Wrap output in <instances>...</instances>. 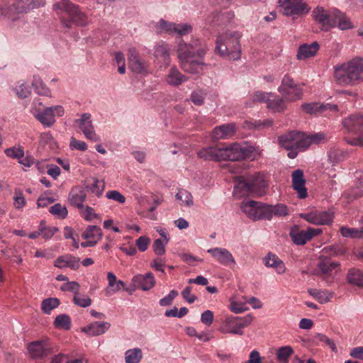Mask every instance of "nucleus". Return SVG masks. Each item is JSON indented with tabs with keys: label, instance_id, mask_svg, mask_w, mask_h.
<instances>
[{
	"label": "nucleus",
	"instance_id": "34",
	"mask_svg": "<svg viewBox=\"0 0 363 363\" xmlns=\"http://www.w3.org/2000/svg\"><path fill=\"white\" fill-rule=\"evenodd\" d=\"M102 230L96 225H89L82 234L83 239L100 240L102 238Z\"/></svg>",
	"mask_w": 363,
	"mask_h": 363
},
{
	"label": "nucleus",
	"instance_id": "19",
	"mask_svg": "<svg viewBox=\"0 0 363 363\" xmlns=\"http://www.w3.org/2000/svg\"><path fill=\"white\" fill-rule=\"evenodd\" d=\"M292 185L297 191L298 196L300 199H305L308 196L307 189L305 187L306 180L303 176V172L301 169H296L292 173Z\"/></svg>",
	"mask_w": 363,
	"mask_h": 363
},
{
	"label": "nucleus",
	"instance_id": "13",
	"mask_svg": "<svg viewBox=\"0 0 363 363\" xmlns=\"http://www.w3.org/2000/svg\"><path fill=\"white\" fill-rule=\"evenodd\" d=\"M279 4L286 16L306 14L311 9L302 0H279Z\"/></svg>",
	"mask_w": 363,
	"mask_h": 363
},
{
	"label": "nucleus",
	"instance_id": "30",
	"mask_svg": "<svg viewBox=\"0 0 363 363\" xmlns=\"http://www.w3.org/2000/svg\"><path fill=\"white\" fill-rule=\"evenodd\" d=\"M169 50L168 44L161 43L155 47V56L164 65H168L170 62Z\"/></svg>",
	"mask_w": 363,
	"mask_h": 363
},
{
	"label": "nucleus",
	"instance_id": "28",
	"mask_svg": "<svg viewBox=\"0 0 363 363\" xmlns=\"http://www.w3.org/2000/svg\"><path fill=\"white\" fill-rule=\"evenodd\" d=\"M235 133V125L234 123H228L217 126L213 130V135L216 139L228 138Z\"/></svg>",
	"mask_w": 363,
	"mask_h": 363
},
{
	"label": "nucleus",
	"instance_id": "16",
	"mask_svg": "<svg viewBox=\"0 0 363 363\" xmlns=\"http://www.w3.org/2000/svg\"><path fill=\"white\" fill-rule=\"evenodd\" d=\"M321 233L322 230L320 228H308L306 231L293 230L290 232L289 235L296 245H303L307 241L320 235Z\"/></svg>",
	"mask_w": 363,
	"mask_h": 363
},
{
	"label": "nucleus",
	"instance_id": "14",
	"mask_svg": "<svg viewBox=\"0 0 363 363\" xmlns=\"http://www.w3.org/2000/svg\"><path fill=\"white\" fill-rule=\"evenodd\" d=\"M207 252L220 264L229 267L230 269L235 267L236 264L235 259L228 250L222 247H214L208 249Z\"/></svg>",
	"mask_w": 363,
	"mask_h": 363
},
{
	"label": "nucleus",
	"instance_id": "17",
	"mask_svg": "<svg viewBox=\"0 0 363 363\" xmlns=\"http://www.w3.org/2000/svg\"><path fill=\"white\" fill-rule=\"evenodd\" d=\"M343 126L348 132L354 134H363V115L352 114L342 122Z\"/></svg>",
	"mask_w": 363,
	"mask_h": 363
},
{
	"label": "nucleus",
	"instance_id": "21",
	"mask_svg": "<svg viewBox=\"0 0 363 363\" xmlns=\"http://www.w3.org/2000/svg\"><path fill=\"white\" fill-rule=\"evenodd\" d=\"M320 48L319 43L317 41L311 44L303 43L298 47L296 58L299 60L308 59L316 55Z\"/></svg>",
	"mask_w": 363,
	"mask_h": 363
},
{
	"label": "nucleus",
	"instance_id": "35",
	"mask_svg": "<svg viewBox=\"0 0 363 363\" xmlns=\"http://www.w3.org/2000/svg\"><path fill=\"white\" fill-rule=\"evenodd\" d=\"M143 357V352L140 348L128 350L125 353V363H139Z\"/></svg>",
	"mask_w": 363,
	"mask_h": 363
},
{
	"label": "nucleus",
	"instance_id": "50",
	"mask_svg": "<svg viewBox=\"0 0 363 363\" xmlns=\"http://www.w3.org/2000/svg\"><path fill=\"white\" fill-rule=\"evenodd\" d=\"M206 93L202 90L194 91L191 94V101L196 106H201L204 103Z\"/></svg>",
	"mask_w": 363,
	"mask_h": 363
},
{
	"label": "nucleus",
	"instance_id": "47",
	"mask_svg": "<svg viewBox=\"0 0 363 363\" xmlns=\"http://www.w3.org/2000/svg\"><path fill=\"white\" fill-rule=\"evenodd\" d=\"M285 100L282 98H278L277 99H269L267 104V108L273 111L274 112L283 111L286 107L284 104Z\"/></svg>",
	"mask_w": 363,
	"mask_h": 363
},
{
	"label": "nucleus",
	"instance_id": "39",
	"mask_svg": "<svg viewBox=\"0 0 363 363\" xmlns=\"http://www.w3.org/2000/svg\"><path fill=\"white\" fill-rule=\"evenodd\" d=\"M294 353V350L291 346L281 347L277 350V360L282 363H287L289 358Z\"/></svg>",
	"mask_w": 363,
	"mask_h": 363
},
{
	"label": "nucleus",
	"instance_id": "42",
	"mask_svg": "<svg viewBox=\"0 0 363 363\" xmlns=\"http://www.w3.org/2000/svg\"><path fill=\"white\" fill-rule=\"evenodd\" d=\"M157 33L166 32L171 34L175 33L176 23L167 22L164 19H160L156 24Z\"/></svg>",
	"mask_w": 363,
	"mask_h": 363
},
{
	"label": "nucleus",
	"instance_id": "61",
	"mask_svg": "<svg viewBox=\"0 0 363 363\" xmlns=\"http://www.w3.org/2000/svg\"><path fill=\"white\" fill-rule=\"evenodd\" d=\"M178 296V292L176 290H172L169 294L160 300V305L161 306H167L172 304L173 300Z\"/></svg>",
	"mask_w": 363,
	"mask_h": 363
},
{
	"label": "nucleus",
	"instance_id": "62",
	"mask_svg": "<svg viewBox=\"0 0 363 363\" xmlns=\"http://www.w3.org/2000/svg\"><path fill=\"white\" fill-rule=\"evenodd\" d=\"M150 239L147 236H140L135 240V244L140 252H145L147 250Z\"/></svg>",
	"mask_w": 363,
	"mask_h": 363
},
{
	"label": "nucleus",
	"instance_id": "51",
	"mask_svg": "<svg viewBox=\"0 0 363 363\" xmlns=\"http://www.w3.org/2000/svg\"><path fill=\"white\" fill-rule=\"evenodd\" d=\"M345 155L346 154L340 150L331 149L329 151L328 158L332 163L335 164L344 160Z\"/></svg>",
	"mask_w": 363,
	"mask_h": 363
},
{
	"label": "nucleus",
	"instance_id": "23",
	"mask_svg": "<svg viewBox=\"0 0 363 363\" xmlns=\"http://www.w3.org/2000/svg\"><path fill=\"white\" fill-rule=\"evenodd\" d=\"M301 108L303 111L308 114H315L318 112L322 113L328 109L332 111H337V105L330 104L305 103L301 105Z\"/></svg>",
	"mask_w": 363,
	"mask_h": 363
},
{
	"label": "nucleus",
	"instance_id": "2",
	"mask_svg": "<svg viewBox=\"0 0 363 363\" xmlns=\"http://www.w3.org/2000/svg\"><path fill=\"white\" fill-rule=\"evenodd\" d=\"M200 45L198 40L194 43L187 44L181 42L178 47V58L180 62L181 68L187 73L192 74H199L202 72L204 66L203 62L199 60H195V54L200 58H202L206 52V47L203 45L197 49Z\"/></svg>",
	"mask_w": 363,
	"mask_h": 363
},
{
	"label": "nucleus",
	"instance_id": "15",
	"mask_svg": "<svg viewBox=\"0 0 363 363\" xmlns=\"http://www.w3.org/2000/svg\"><path fill=\"white\" fill-rule=\"evenodd\" d=\"M75 123L78 125L79 128L88 140L94 142L99 140V138L96 135L94 130V125L89 113H83L80 118L75 121Z\"/></svg>",
	"mask_w": 363,
	"mask_h": 363
},
{
	"label": "nucleus",
	"instance_id": "59",
	"mask_svg": "<svg viewBox=\"0 0 363 363\" xmlns=\"http://www.w3.org/2000/svg\"><path fill=\"white\" fill-rule=\"evenodd\" d=\"M192 31V26L189 23H176L175 33L184 35Z\"/></svg>",
	"mask_w": 363,
	"mask_h": 363
},
{
	"label": "nucleus",
	"instance_id": "55",
	"mask_svg": "<svg viewBox=\"0 0 363 363\" xmlns=\"http://www.w3.org/2000/svg\"><path fill=\"white\" fill-rule=\"evenodd\" d=\"M167 243L162 239H156L152 245L154 252L158 256L163 255L165 253V246Z\"/></svg>",
	"mask_w": 363,
	"mask_h": 363
},
{
	"label": "nucleus",
	"instance_id": "31",
	"mask_svg": "<svg viewBox=\"0 0 363 363\" xmlns=\"http://www.w3.org/2000/svg\"><path fill=\"white\" fill-rule=\"evenodd\" d=\"M188 77L182 74L176 67H172L169 71L167 75V82L169 84L178 86L182 83L187 81Z\"/></svg>",
	"mask_w": 363,
	"mask_h": 363
},
{
	"label": "nucleus",
	"instance_id": "5",
	"mask_svg": "<svg viewBox=\"0 0 363 363\" xmlns=\"http://www.w3.org/2000/svg\"><path fill=\"white\" fill-rule=\"evenodd\" d=\"M335 77L340 84L355 85L363 81V59L354 58L335 68Z\"/></svg>",
	"mask_w": 363,
	"mask_h": 363
},
{
	"label": "nucleus",
	"instance_id": "8",
	"mask_svg": "<svg viewBox=\"0 0 363 363\" xmlns=\"http://www.w3.org/2000/svg\"><path fill=\"white\" fill-rule=\"evenodd\" d=\"M45 4V0H11L8 4L0 9V11L2 16L15 21L18 19V14L27 12L35 7L44 6Z\"/></svg>",
	"mask_w": 363,
	"mask_h": 363
},
{
	"label": "nucleus",
	"instance_id": "60",
	"mask_svg": "<svg viewBox=\"0 0 363 363\" xmlns=\"http://www.w3.org/2000/svg\"><path fill=\"white\" fill-rule=\"evenodd\" d=\"M300 218L306 220L307 222L313 224L319 225L318 220V216L316 211H313L309 213H303L300 214Z\"/></svg>",
	"mask_w": 363,
	"mask_h": 363
},
{
	"label": "nucleus",
	"instance_id": "63",
	"mask_svg": "<svg viewBox=\"0 0 363 363\" xmlns=\"http://www.w3.org/2000/svg\"><path fill=\"white\" fill-rule=\"evenodd\" d=\"M5 154L10 157L16 159H22L24 156V152L21 148H8L5 150Z\"/></svg>",
	"mask_w": 363,
	"mask_h": 363
},
{
	"label": "nucleus",
	"instance_id": "26",
	"mask_svg": "<svg viewBox=\"0 0 363 363\" xmlns=\"http://www.w3.org/2000/svg\"><path fill=\"white\" fill-rule=\"evenodd\" d=\"M289 89H294L295 96L297 97H302L303 90L301 86L297 84L289 75L285 74L281 80L280 86L278 88V91L286 93V90ZM287 94L289 93L287 92Z\"/></svg>",
	"mask_w": 363,
	"mask_h": 363
},
{
	"label": "nucleus",
	"instance_id": "43",
	"mask_svg": "<svg viewBox=\"0 0 363 363\" xmlns=\"http://www.w3.org/2000/svg\"><path fill=\"white\" fill-rule=\"evenodd\" d=\"M177 200L181 201V204L186 206L193 205V197L190 192L185 189H179L176 194Z\"/></svg>",
	"mask_w": 363,
	"mask_h": 363
},
{
	"label": "nucleus",
	"instance_id": "32",
	"mask_svg": "<svg viewBox=\"0 0 363 363\" xmlns=\"http://www.w3.org/2000/svg\"><path fill=\"white\" fill-rule=\"evenodd\" d=\"M36 118L45 126L50 127L55 123V114L53 108L48 107L36 115Z\"/></svg>",
	"mask_w": 363,
	"mask_h": 363
},
{
	"label": "nucleus",
	"instance_id": "24",
	"mask_svg": "<svg viewBox=\"0 0 363 363\" xmlns=\"http://www.w3.org/2000/svg\"><path fill=\"white\" fill-rule=\"evenodd\" d=\"M111 327L108 322L96 321L82 328V331L89 336H98L106 333Z\"/></svg>",
	"mask_w": 363,
	"mask_h": 363
},
{
	"label": "nucleus",
	"instance_id": "40",
	"mask_svg": "<svg viewBox=\"0 0 363 363\" xmlns=\"http://www.w3.org/2000/svg\"><path fill=\"white\" fill-rule=\"evenodd\" d=\"M128 67L132 72L137 74H143L147 72V65L146 62L141 60L140 58L129 62Z\"/></svg>",
	"mask_w": 363,
	"mask_h": 363
},
{
	"label": "nucleus",
	"instance_id": "46",
	"mask_svg": "<svg viewBox=\"0 0 363 363\" xmlns=\"http://www.w3.org/2000/svg\"><path fill=\"white\" fill-rule=\"evenodd\" d=\"M49 212L60 219H64L67 216L68 211L65 206H62L57 203L51 206L49 209Z\"/></svg>",
	"mask_w": 363,
	"mask_h": 363
},
{
	"label": "nucleus",
	"instance_id": "7",
	"mask_svg": "<svg viewBox=\"0 0 363 363\" xmlns=\"http://www.w3.org/2000/svg\"><path fill=\"white\" fill-rule=\"evenodd\" d=\"M324 138L323 134L307 135L301 131H290L279 137V145L285 149L296 148L299 151L308 149L312 143H318Z\"/></svg>",
	"mask_w": 363,
	"mask_h": 363
},
{
	"label": "nucleus",
	"instance_id": "38",
	"mask_svg": "<svg viewBox=\"0 0 363 363\" xmlns=\"http://www.w3.org/2000/svg\"><path fill=\"white\" fill-rule=\"evenodd\" d=\"M54 325L57 328L68 330L71 328V319L67 314H60L55 318Z\"/></svg>",
	"mask_w": 363,
	"mask_h": 363
},
{
	"label": "nucleus",
	"instance_id": "57",
	"mask_svg": "<svg viewBox=\"0 0 363 363\" xmlns=\"http://www.w3.org/2000/svg\"><path fill=\"white\" fill-rule=\"evenodd\" d=\"M274 94L271 92L269 93H265L263 91H256L253 96L252 100L254 101H258V102H265L268 104V101H269V97L272 96Z\"/></svg>",
	"mask_w": 363,
	"mask_h": 363
},
{
	"label": "nucleus",
	"instance_id": "3",
	"mask_svg": "<svg viewBox=\"0 0 363 363\" xmlns=\"http://www.w3.org/2000/svg\"><path fill=\"white\" fill-rule=\"evenodd\" d=\"M312 16L323 31H328L335 27L342 30L353 28L350 18L336 9L326 10L322 6H317L313 10Z\"/></svg>",
	"mask_w": 363,
	"mask_h": 363
},
{
	"label": "nucleus",
	"instance_id": "22",
	"mask_svg": "<svg viewBox=\"0 0 363 363\" xmlns=\"http://www.w3.org/2000/svg\"><path fill=\"white\" fill-rule=\"evenodd\" d=\"M263 263L267 267L274 268L279 274H282L286 272L284 262L277 255L271 252L263 259Z\"/></svg>",
	"mask_w": 363,
	"mask_h": 363
},
{
	"label": "nucleus",
	"instance_id": "1",
	"mask_svg": "<svg viewBox=\"0 0 363 363\" xmlns=\"http://www.w3.org/2000/svg\"><path fill=\"white\" fill-rule=\"evenodd\" d=\"M251 152L246 147L233 143L204 147L197 152V155L206 161H239L249 157Z\"/></svg>",
	"mask_w": 363,
	"mask_h": 363
},
{
	"label": "nucleus",
	"instance_id": "45",
	"mask_svg": "<svg viewBox=\"0 0 363 363\" xmlns=\"http://www.w3.org/2000/svg\"><path fill=\"white\" fill-rule=\"evenodd\" d=\"M319 225H330L332 223L334 215L330 211H316Z\"/></svg>",
	"mask_w": 363,
	"mask_h": 363
},
{
	"label": "nucleus",
	"instance_id": "54",
	"mask_svg": "<svg viewBox=\"0 0 363 363\" xmlns=\"http://www.w3.org/2000/svg\"><path fill=\"white\" fill-rule=\"evenodd\" d=\"M326 252H329L333 256H340L346 253L347 250L345 247L338 245L328 246L324 248Z\"/></svg>",
	"mask_w": 363,
	"mask_h": 363
},
{
	"label": "nucleus",
	"instance_id": "48",
	"mask_svg": "<svg viewBox=\"0 0 363 363\" xmlns=\"http://www.w3.org/2000/svg\"><path fill=\"white\" fill-rule=\"evenodd\" d=\"M308 294L316 298L320 303L328 302L331 298V295L328 296L327 292L324 291H320L316 289H311L308 291Z\"/></svg>",
	"mask_w": 363,
	"mask_h": 363
},
{
	"label": "nucleus",
	"instance_id": "49",
	"mask_svg": "<svg viewBox=\"0 0 363 363\" xmlns=\"http://www.w3.org/2000/svg\"><path fill=\"white\" fill-rule=\"evenodd\" d=\"M13 205L16 209H21L26 205V199L20 189H16L14 191Z\"/></svg>",
	"mask_w": 363,
	"mask_h": 363
},
{
	"label": "nucleus",
	"instance_id": "29",
	"mask_svg": "<svg viewBox=\"0 0 363 363\" xmlns=\"http://www.w3.org/2000/svg\"><path fill=\"white\" fill-rule=\"evenodd\" d=\"M266 211L269 214L266 216V220H271L273 216L281 217L289 214L287 206L283 203H278L274 206L266 204Z\"/></svg>",
	"mask_w": 363,
	"mask_h": 363
},
{
	"label": "nucleus",
	"instance_id": "41",
	"mask_svg": "<svg viewBox=\"0 0 363 363\" xmlns=\"http://www.w3.org/2000/svg\"><path fill=\"white\" fill-rule=\"evenodd\" d=\"M60 302L57 298H48L42 301L41 309L45 314H50L51 311L57 308Z\"/></svg>",
	"mask_w": 363,
	"mask_h": 363
},
{
	"label": "nucleus",
	"instance_id": "44",
	"mask_svg": "<svg viewBox=\"0 0 363 363\" xmlns=\"http://www.w3.org/2000/svg\"><path fill=\"white\" fill-rule=\"evenodd\" d=\"M341 235L345 238H362L361 228H348L342 226L340 229Z\"/></svg>",
	"mask_w": 363,
	"mask_h": 363
},
{
	"label": "nucleus",
	"instance_id": "52",
	"mask_svg": "<svg viewBox=\"0 0 363 363\" xmlns=\"http://www.w3.org/2000/svg\"><path fill=\"white\" fill-rule=\"evenodd\" d=\"M80 285L77 281H67L66 283L63 284L60 286V290L62 291H70L74 293V295L79 294Z\"/></svg>",
	"mask_w": 363,
	"mask_h": 363
},
{
	"label": "nucleus",
	"instance_id": "12",
	"mask_svg": "<svg viewBox=\"0 0 363 363\" xmlns=\"http://www.w3.org/2000/svg\"><path fill=\"white\" fill-rule=\"evenodd\" d=\"M340 263L334 262L331 258L325 256H320L317 264V269L314 273L315 275L324 279L332 277L340 270Z\"/></svg>",
	"mask_w": 363,
	"mask_h": 363
},
{
	"label": "nucleus",
	"instance_id": "11",
	"mask_svg": "<svg viewBox=\"0 0 363 363\" xmlns=\"http://www.w3.org/2000/svg\"><path fill=\"white\" fill-rule=\"evenodd\" d=\"M242 211L252 220H266V204L255 201H244L241 203Z\"/></svg>",
	"mask_w": 363,
	"mask_h": 363
},
{
	"label": "nucleus",
	"instance_id": "56",
	"mask_svg": "<svg viewBox=\"0 0 363 363\" xmlns=\"http://www.w3.org/2000/svg\"><path fill=\"white\" fill-rule=\"evenodd\" d=\"M191 291L192 287L190 286H187L184 289V290L181 293L183 298L189 303H193L197 299V296L191 293Z\"/></svg>",
	"mask_w": 363,
	"mask_h": 363
},
{
	"label": "nucleus",
	"instance_id": "4",
	"mask_svg": "<svg viewBox=\"0 0 363 363\" xmlns=\"http://www.w3.org/2000/svg\"><path fill=\"white\" fill-rule=\"evenodd\" d=\"M234 194L238 197L249 195L262 196L267 188V183L264 176L257 172L248 176H239L234 179Z\"/></svg>",
	"mask_w": 363,
	"mask_h": 363
},
{
	"label": "nucleus",
	"instance_id": "37",
	"mask_svg": "<svg viewBox=\"0 0 363 363\" xmlns=\"http://www.w3.org/2000/svg\"><path fill=\"white\" fill-rule=\"evenodd\" d=\"M32 86L38 95L48 96L50 93V89L43 82L42 79L35 76L32 82Z\"/></svg>",
	"mask_w": 363,
	"mask_h": 363
},
{
	"label": "nucleus",
	"instance_id": "25",
	"mask_svg": "<svg viewBox=\"0 0 363 363\" xmlns=\"http://www.w3.org/2000/svg\"><path fill=\"white\" fill-rule=\"evenodd\" d=\"M219 330L222 333H232L242 335L243 334V330L240 329L239 323L237 320L236 317H227L223 324V325L220 328Z\"/></svg>",
	"mask_w": 363,
	"mask_h": 363
},
{
	"label": "nucleus",
	"instance_id": "53",
	"mask_svg": "<svg viewBox=\"0 0 363 363\" xmlns=\"http://www.w3.org/2000/svg\"><path fill=\"white\" fill-rule=\"evenodd\" d=\"M87 188H89L91 193L94 194L97 196H100L105 188V183L104 181L95 179L94 184L90 186H87Z\"/></svg>",
	"mask_w": 363,
	"mask_h": 363
},
{
	"label": "nucleus",
	"instance_id": "9",
	"mask_svg": "<svg viewBox=\"0 0 363 363\" xmlns=\"http://www.w3.org/2000/svg\"><path fill=\"white\" fill-rule=\"evenodd\" d=\"M55 6L65 12L69 18H62L61 22L66 28H71L72 24L79 26H85L88 24L87 16L81 11L79 6L73 4L69 0H62Z\"/></svg>",
	"mask_w": 363,
	"mask_h": 363
},
{
	"label": "nucleus",
	"instance_id": "33",
	"mask_svg": "<svg viewBox=\"0 0 363 363\" xmlns=\"http://www.w3.org/2000/svg\"><path fill=\"white\" fill-rule=\"evenodd\" d=\"M346 279L350 284L363 287V272L357 269H350Z\"/></svg>",
	"mask_w": 363,
	"mask_h": 363
},
{
	"label": "nucleus",
	"instance_id": "18",
	"mask_svg": "<svg viewBox=\"0 0 363 363\" xmlns=\"http://www.w3.org/2000/svg\"><path fill=\"white\" fill-rule=\"evenodd\" d=\"M132 284L138 289L144 291L152 289L155 284V279L152 272H147L145 274H137L132 278Z\"/></svg>",
	"mask_w": 363,
	"mask_h": 363
},
{
	"label": "nucleus",
	"instance_id": "58",
	"mask_svg": "<svg viewBox=\"0 0 363 363\" xmlns=\"http://www.w3.org/2000/svg\"><path fill=\"white\" fill-rule=\"evenodd\" d=\"M315 338L316 340L328 345L333 352H336L337 351V347H336L334 341L333 340L328 338L325 335L322 334V333H317L315 335Z\"/></svg>",
	"mask_w": 363,
	"mask_h": 363
},
{
	"label": "nucleus",
	"instance_id": "27",
	"mask_svg": "<svg viewBox=\"0 0 363 363\" xmlns=\"http://www.w3.org/2000/svg\"><path fill=\"white\" fill-rule=\"evenodd\" d=\"M86 194L85 191L79 187H74L69 194V201L70 204L77 208L84 207L83 203L86 200Z\"/></svg>",
	"mask_w": 363,
	"mask_h": 363
},
{
	"label": "nucleus",
	"instance_id": "6",
	"mask_svg": "<svg viewBox=\"0 0 363 363\" xmlns=\"http://www.w3.org/2000/svg\"><path fill=\"white\" fill-rule=\"evenodd\" d=\"M238 32H226L218 35L216 40L215 52L221 57L236 60L241 57V46Z\"/></svg>",
	"mask_w": 363,
	"mask_h": 363
},
{
	"label": "nucleus",
	"instance_id": "64",
	"mask_svg": "<svg viewBox=\"0 0 363 363\" xmlns=\"http://www.w3.org/2000/svg\"><path fill=\"white\" fill-rule=\"evenodd\" d=\"M106 197L109 199L118 201L120 203H123L125 201V197L119 191L116 190L108 191L106 193Z\"/></svg>",
	"mask_w": 363,
	"mask_h": 363
},
{
	"label": "nucleus",
	"instance_id": "20",
	"mask_svg": "<svg viewBox=\"0 0 363 363\" xmlns=\"http://www.w3.org/2000/svg\"><path fill=\"white\" fill-rule=\"evenodd\" d=\"M54 266L59 269L69 267L72 270H77L80 267V259L69 254L61 255L55 259Z\"/></svg>",
	"mask_w": 363,
	"mask_h": 363
},
{
	"label": "nucleus",
	"instance_id": "10",
	"mask_svg": "<svg viewBox=\"0 0 363 363\" xmlns=\"http://www.w3.org/2000/svg\"><path fill=\"white\" fill-rule=\"evenodd\" d=\"M30 356L34 359H40L57 352V347L48 340H36L28 345Z\"/></svg>",
	"mask_w": 363,
	"mask_h": 363
},
{
	"label": "nucleus",
	"instance_id": "36",
	"mask_svg": "<svg viewBox=\"0 0 363 363\" xmlns=\"http://www.w3.org/2000/svg\"><path fill=\"white\" fill-rule=\"evenodd\" d=\"M39 230L40 231V235L44 239H50L55 233L59 231V228L55 226H47L45 221L42 220L39 224Z\"/></svg>",
	"mask_w": 363,
	"mask_h": 363
}]
</instances>
